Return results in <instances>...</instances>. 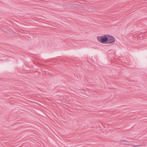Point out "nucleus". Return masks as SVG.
<instances>
[{
    "label": "nucleus",
    "mask_w": 147,
    "mask_h": 147,
    "mask_svg": "<svg viewBox=\"0 0 147 147\" xmlns=\"http://www.w3.org/2000/svg\"><path fill=\"white\" fill-rule=\"evenodd\" d=\"M108 34H105L101 36H98L97 39L102 44H107L108 41Z\"/></svg>",
    "instance_id": "obj_1"
},
{
    "label": "nucleus",
    "mask_w": 147,
    "mask_h": 147,
    "mask_svg": "<svg viewBox=\"0 0 147 147\" xmlns=\"http://www.w3.org/2000/svg\"><path fill=\"white\" fill-rule=\"evenodd\" d=\"M108 41L107 42V44H111L114 43L115 41V38L112 36L108 34Z\"/></svg>",
    "instance_id": "obj_2"
},
{
    "label": "nucleus",
    "mask_w": 147,
    "mask_h": 147,
    "mask_svg": "<svg viewBox=\"0 0 147 147\" xmlns=\"http://www.w3.org/2000/svg\"><path fill=\"white\" fill-rule=\"evenodd\" d=\"M140 146V145H133V146L134 147H137V146Z\"/></svg>",
    "instance_id": "obj_3"
},
{
    "label": "nucleus",
    "mask_w": 147,
    "mask_h": 147,
    "mask_svg": "<svg viewBox=\"0 0 147 147\" xmlns=\"http://www.w3.org/2000/svg\"><path fill=\"white\" fill-rule=\"evenodd\" d=\"M123 141H125V142H128L126 140H123Z\"/></svg>",
    "instance_id": "obj_4"
}]
</instances>
